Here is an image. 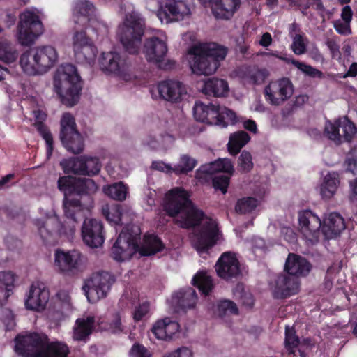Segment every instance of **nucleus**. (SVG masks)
Returning a JSON list of instances; mask_svg holds the SVG:
<instances>
[{"label":"nucleus","instance_id":"nucleus-1","mask_svg":"<svg viewBox=\"0 0 357 357\" xmlns=\"http://www.w3.org/2000/svg\"><path fill=\"white\" fill-rule=\"evenodd\" d=\"M144 30L145 22L142 18L135 13L126 15L123 24L118 29V37L125 52H103L100 61L102 71L114 73L126 81L131 79L137 65L126 53L138 54Z\"/></svg>","mask_w":357,"mask_h":357},{"label":"nucleus","instance_id":"nucleus-2","mask_svg":"<svg viewBox=\"0 0 357 357\" xmlns=\"http://www.w3.org/2000/svg\"><path fill=\"white\" fill-rule=\"evenodd\" d=\"M163 209L170 217L181 213L178 225L183 229L199 226L206 218L203 211L190 200L188 192L182 188H174L166 194Z\"/></svg>","mask_w":357,"mask_h":357},{"label":"nucleus","instance_id":"nucleus-3","mask_svg":"<svg viewBox=\"0 0 357 357\" xmlns=\"http://www.w3.org/2000/svg\"><path fill=\"white\" fill-rule=\"evenodd\" d=\"M188 53L192 72L197 75H209L214 73L227 53V47L216 43H204L191 47Z\"/></svg>","mask_w":357,"mask_h":357},{"label":"nucleus","instance_id":"nucleus-4","mask_svg":"<svg viewBox=\"0 0 357 357\" xmlns=\"http://www.w3.org/2000/svg\"><path fill=\"white\" fill-rule=\"evenodd\" d=\"M54 87L63 105L73 107L78 102L82 86L74 65L67 63L62 66L61 72L58 71L54 77Z\"/></svg>","mask_w":357,"mask_h":357},{"label":"nucleus","instance_id":"nucleus-5","mask_svg":"<svg viewBox=\"0 0 357 357\" xmlns=\"http://www.w3.org/2000/svg\"><path fill=\"white\" fill-rule=\"evenodd\" d=\"M58 60V53L51 45L31 47L23 52L20 65L24 73L29 75L43 74L53 67Z\"/></svg>","mask_w":357,"mask_h":357},{"label":"nucleus","instance_id":"nucleus-6","mask_svg":"<svg viewBox=\"0 0 357 357\" xmlns=\"http://www.w3.org/2000/svg\"><path fill=\"white\" fill-rule=\"evenodd\" d=\"M59 139L62 145L74 154L81 153L84 149V138L78 131L75 119L69 112L64 113L60 121Z\"/></svg>","mask_w":357,"mask_h":357},{"label":"nucleus","instance_id":"nucleus-7","mask_svg":"<svg viewBox=\"0 0 357 357\" xmlns=\"http://www.w3.org/2000/svg\"><path fill=\"white\" fill-rule=\"evenodd\" d=\"M48 341L45 334L36 332L25 335H17L15 338V351L22 357H43Z\"/></svg>","mask_w":357,"mask_h":357},{"label":"nucleus","instance_id":"nucleus-8","mask_svg":"<svg viewBox=\"0 0 357 357\" xmlns=\"http://www.w3.org/2000/svg\"><path fill=\"white\" fill-rule=\"evenodd\" d=\"M58 189L63 193L64 198L79 197L92 195L98 185L91 178H77L73 176H60L57 181Z\"/></svg>","mask_w":357,"mask_h":357},{"label":"nucleus","instance_id":"nucleus-9","mask_svg":"<svg viewBox=\"0 0 357 357\" xmlns=\"http://www.w3.org/2000/svg\"><path fill=\"white\" fill-rule=\"evenodd\" d=\"M17 38L22 45H30L43 33V26L38 15L26 11L20 15Z\"/></svg>","mask_w":357,"mask_h":357},{"label":"nucleus","instance_id":"nucleus-10","mask_svg":"<svg viewBox=\"0 0 357 357\" xmlns=\"http://www.w3.org/2000/svg\"><path fill=\"white\" fill-rule=\"evenodd\" d=\"M356 131L355 124L347 116L338 118L334 121L328 120L324 128L326 137L337 144H340L342 139L344 142H351Z\"/></svg>","mask_w":357,"mask_h":357},{"label":"nucleus","instance_id":"nucleus-11","mask_svg":"<svg viewBox=\"0 0 357 357\" xmlns=\"http://www.w3.org/2000/svg\"><path fill=\"white\" fill-rule=\"evenodd\" d=\"M93 206L92 195H85L79 197L63 198V208L66 217L74 222L86 219L91 208Z\"/></svg>","mask_w":357,"mask_h":357},{"label":"nucleus","instance_id":"nucleus-12","mask_svg":"<svg viewBox=\"0 0 357 357\" xmlns=\"http://www.w3.org/2000/svg\"><path fill=\"white\" fill-rule=\"evenodd\" d=\"M93 206L92 195H85L79 197L63 198V208L66 217L74 222L86 219L91 208Z\"/></svg>","mask_w":357,"mask_h":357},{"label":"nucleus","instance_id":"nucleus-13","mask_svg":"<svg viewBox=\"0 0 357 357\" xmlns=\"http://www.w3.org/2000/svg\"><path fill=\"white\" fill-rule=\"evenodd\" d=\"M83 258L84 256L77 250H57L54 255V264L65 275L73 276L81 271Z\"/></svg>","mask_w":357,"mask_h":357},{"label":"nucleus","instance_id":"nucleus-14","mask_svg":"<svg viewBox=\"0 0 357 357\" xmlns=\"http://www.w3.org/2000/svg\"><path fill=\"white\" fill-rule=\"evenodd\" d=\"M73 47L77 62L91 64L96 57L97 48L85 31H76L73 37Z\"/></svg>","mask_w":357,"mask_h":357},{"label":"nucleus","instance_id":"nucleus-15","mask_svg":"<svg viewBox=\"0 0 357 357\" xmlns=\"http://www.w3.org/2000/svg\"><path fill=\"white\" fill-rule=\"evenodd\" d=\"M114 282V277L107 272L93 274L84 287L89 301L94 303L105 298Z\"/></svg>","mask_w":357,"mask_h":357},{"label":"nucleus","instance_id":"nucleus-16","mask_svg":"<svg viewBox=\"0 0 357 357\" xmlns=\"http://www.w3.org/2000/svg\"><path fill=\"white\" fill-rule=\"evenodd\" d=\"M138 247L137 238L122 231L111 248V257L116 261L129 260Z\"/></svg>","mask_w":357,"mask_h":357},{"label":"nucleus","instance_id":"nucleus-17","mask_svg":"<svg viewBox=\"0 0 357 357\" xmlns=\"http://www.w3.org/2000/svg\"><path fill=\"white\" fill-rule=\"evenodd\" d=\"M294 93L293 84L287 77L271 82L264 89L266 100L273 105H280Z\"/></svg>","mask_w":357,"mask_h":357},{"label":"nucleus","instance_id":"nucleus-18","mask_svg":"<svg viewBox=\"0 0 357 357\" xmlns=\"http://www.w3.org/2000/svg\"><path fill=\"white\" fill-rule=\"evenodd\" d=\"M299 230L303 237L312 243L318 242L321 229V219L310 210L298 213Z\"/></svg>","mask_w":357,"mask_h":357},{"label":"nucleus","instance_id":"nucleus-19","mask_svg":"<svg viewBox=\"0 0 357 357\" xmlns=\"http://www.w3.org/2000/svg\"><path fill=\"white\" fill-rule=\"evenodd\" d=\"M218 227L215 220L206 217L200 229L196 234L195 247L199 252H206L216 244Z\"/></svg>","mask_w":357,"mask_h":357},{"label":"nucleus","instance_id":"nucleus-20","mask_svg":"<svg viewBox=\"0 0 357 357\" xmlns=\"http://www.w3.org/2000/svg\"><path fill=\"white\" fill-rule=\"evenodd\" d=\"M215 270L218 275L227 281L236 279L241 275L240 262L236 254L231 252L221 255L215 264Z\"/></svg>","mask_w":357,"mask_h":357},{"label":"nucleus","instance_id":"nucleus-21","mask_svg":"<svg viewBox=\"0 0 357 357\" xmlns=\"http://www.w3.org/2000/svg\"><path fill=\"white\" fill-rule=\"evenodd\" d=\"M300 282L297 278L289 275H278L272 287V296L275 299H285L296 294L299 291Z\"/></svg>","mask_w":357,"mask_h":357},{"label":"nucleus","instance_id":"nucleus-22","mask_svg":"<svg viewBox=\"0 0 357 357\" xmlns=\"http://www.w3.org/2000/svg\"><path fill=\"white\" fill-rule=\"evenodd\" d=\"M103 229L100 221L85 219L82 227V236L84 243L93 248L101 246L105 241Z\"/></svg>","mask_w":357,"mask_h":357},{"label":"nucleus","instance_id":"nucleus-23","mask_svg":"<svg viewBox=\"0 0 357 357\" xmlns=\"http://www.w3.org/2000/svg\"><path fill=\"white\" fill-rule=\"evenodd\" d=\"M157 89L160 98L174 103L180 102L183 96L187 94L183 83L172 79L160 82L157 85Z\"/></svg>","mask_w":357,"mask_h":357},{"label":"nucleus","instance_id":"nucleus-24","mask_svg":"<svg viewBox=\"0 0 357 357\" xmlns=\"http://www.w3.org/2000/svg\"><path fill=\"white\" fill-rule=\"evenodd\" d=\"M49 298L50 291L44 284L33 283L25 301V305L27 309L40 312L45 308Z\"/></svg>","mask_w":357,"mask_h":357},{"label":"nucleus","instance_id":"nucleus-25","mask_svg":"<svg viewBox=\"0 0 357 357\" xmlns=\"http://www.w3.org/2000/svg\"><path fill=\"white\" fill-rule=\"evenodd\" d=\"M167 50L166 43L158 37L147 38L144 43L143 53L149 62L162 63L167 55Z\"/></svg>","mask_w":357,"mask_h":357},{"label":"nucleus","instance_id":"nucleus-26","mask_svg":"<svg viewBox=\"0 0 357 357\" xmlns=\"http://www.w3.org/2000/svg\"><path fill=\"white\" fill-rule=\"evenodd\" d=\"M189 13V8L182 1L165 0L160 5V15L171 20H181Z\"/></svg>","mask_w":357,"mask_h":357},{"label":"nucleus","instance_id":"nucleus-27","mask_svg":"<svg viewBox=\"0 0 357 357\" xmlns=\"http://www.w3.org/2000/svg\"><path fill=\"white\" fill-rule=\"evenodd\" d=\"M311 264L303 257L290 253L286 260L284 271L291 277L306 276L311 270Z\"/></svg>","mask_w":357,"mask_h":357},{"label":"nucleus","instance_id":"nucleus-28","mask_svg":"<svg viewBox=\"0 0 357 357\" xmlns=\"http://www.w3.org/2000/svg\"><path fill=\"white\" fill-rule=\"evenodd\" d=\"M194 117L197 121L216 125L218 120V105L209 103L206 105L197 101L193 107Z\"/></svg>","mask_w":357,"mask_h":357},{"label":"nucleus","instance_id":"nucleus-29","mask_svg":"<svg viewBox=\"0 0 357 357\" xmlns=\"http://www.w3.org/2000/svg\"><path fill=\"white\" fill-rule=\"evenodd\" d=\"M210 3L216 18L229 20L239 8L241 0H210Z\"/></svg>","mask_w":357,"mask_h":357},{"label":"nucleus","instance_id":"nucleus-30","mask_svg":"<svg viewBox=\"0 0 357 357\" xmlns=\"http://www.w3.org/2000/svg\"><path fill=\"white\" fill-rule=\"evenodd\" d=\"M35 117V122L33 126L36 128L37 131L46 143V155L47 158H50L54 150V140L52 135L49 128L44 123L47 119L45 112L40 109L33 111Z\"/></svg>","mask_w":357,"mask_h":357},{"label":"nucleus","instance_id":"nucleus-31","mask_svg":"<svg viewBox=\"0 0 357 357\" xmlns=\"http://www.w3.org/2000/svg\"><path fill=\"white\" fill-rule=\"evenodd\" d=\"M179 330V324L169 317L159 319L155 322L151 328L154 336L162 340L172 339L173 335Z\"/></svg>","mask_w":357,"mask_h":357},{"label":"nucleus","instance_id":"nucleus-32","mask_svg":"<svg viewBox=\"0 0 357 357\" xmlns=\"http://www.w3.org/2000/svg\"><path fill=\"white\" fill-rule=\"evenodd\" d=\"M346 228L344 218L337 213H331L321 223V231L327 238L339 236Z\"/></svg>","mask_w":357,"mask_h":357},{"label":"nucleus","instance_id":"nucleus-33","mask_svg":"<svg viewBox=\"0 0 357 357\" xmlns=\"http://www.w3.org/2000/svg\"><path fill=\"white\" fill-rule=\"evenodd\" d=\"M165 248V243L158 235L155 234H146L143 236L142 244H138L136 251L141 256L149 257L162 252Z\"/></svg>","mask_w":357,"mask_h":357},{"label":"nucleus","instance_id":"nucleus-34","mask_svg":"<svg viewBox=\"0 0 357 357\" xmlns=\"http://www.w3.org/2000/svg\"><path fill=\"white\" fill-rule=\"evenodd\" d=\"M95 318L89 316L86 318L76 319L73 327V337L76 341L86 342L94 329Z\"/></svg>","mask_w":357,"mask_h":357},{"label":"nucleus","instance_id":"nucleus-35","mask_svg":"<svg viewBox=\"0 0 357 357\" xmlns=\"http://www.w3.org/2000/svg\"><path fill=\"white\" fill-rule=\"evenodd\" d=\"M197 301V293L193 288L190 287L179 290L172 296L173 303L183 310L193 308Z\"/></svg>","mask_w":357,"mask_h":357},{"label":"nucleus","instance_id":"nucleus-36","mask_svg":"<svg viewBox=\"0 0 357 357\" xmlns=\"http://www.w3.org/2000/svg\"><path fill=\"white\" fill-rule=\"evenodd\" d=\"M202 91L206 96L224 97L229 92L227 82L215 77L208 78L204 81Z\"/></svg>","mask_w":357,"mask_h":357},{"label":"nucleus","instance_id":"nucleus-37","mask_svg":"<svg viewBox=\"0 0 357 357\" xmlns=\"http://www.w3.org/2000/svg\"><path fill=\"white\" fill-rule=\"evenodd\" d=\"M250 140V135L244 130L231 133L227 143L228 152L233 156L236 155Z\"/></svg>","mask_w":357,"mask_h":357},{"label":"nucleus","instance_id":"nucleus-38","mask_svg":"<svg viewBox=\"0 0 357 357\" xmlns=\"http://www.w3.org/2000/svg\"><path fill=\"white\" fill-rule=\"evenodd\" d=\"M15 275L12 271L0 272V305H4L13 292Z\"/></svg>","mask_w":357,"mask_h":357},{"label":"nucleus","instance_id":"nucleus-39","mask_svg":"<svg viewBox=\"0 0 357 357\" xmlns=\"http://www.w3.org/2000/svg\"><path fill=\"white\" fill-rule=\"evenodd\" d=\"M202 172L206 174H214L216 172H226L232 174L234 172V165L228 158H219L208 165L202 167Z\"/></svg>","mask_w":357,"mask_h":357},{"label":"nucleus","instance_id":"nucleus-40","mask_svg":"<svg viewBox=\"0 0 357 357\" xmlns=\"http://www.w3.org/2000/svg\"><path fill=\"white\" fill-rule=\"evenodd\" d=\"M35 225L38 227L39 234L44 243L49 241L50 238L58 227L57 220L52 218L37 219L35 221Z\"/></svg>","mask_w":357,"mask_h":357},{"label":"nucleus","instance_id":"nucleus-41","mask_svg":"<svg viewBox=\"0 0 357 357\" xmlns=\"http://www.w3.org/2000/svg\"><path fill=\"white\" fill-rule=\"evenodd\" d=\"M192 284L202 294L208 296L214 287L213 280L204 271H198L192 278Z\"/></svg>","mask_w":357,"mask_h":357},{"label":"nucleus","instance_id":"nucleus-42","mask_svg":"<svg viewBox=\"0 0 357 357\" xmlns=\"http://www.w3.org/2000/svg\"><path fill=\"white\" fill-rule=\"evenodd\" d=\"M60 165L66 174L73 173L86 176V173H87L84 169L86 165L84 156L63 160L61 161Z\"/></svg>","mask_w":357,"mask_h":357},{"label":"nucleus","instance_id":"nucleus-43","mask_svg":"<svg viewBox=\"0 0 357 357\" xmlns=\"http://www.w3.org/2000/svg\"><path fill=\"white\" fill-rule=\"evenodd\" d=\"M301 340L294 326H286L284 331V346L289 356L296 357V349L299 346Z\"/></svg>","mask_w":357,"mask_h":357},{"label":"nucleus","instance_id":"nucleus-44","mask_svg":"<svg viewBox=\"0 0 357 357\" xmlns=\"http://www.w3.org/2000/svg\"><path fill=\"white\" fill-rule=\"evenodd\" d=\"M280 59L284 61L286 63H291L296 67L298 70L302 71L305 75L311 77H321L322 72L319 70L314 68L310 65H307L303 62H301L297 61L293 58H289L287 56H278Z\"/></svg>","mask_w":357,"mask_h":357},{"label":"nucleus","instance_id":"nucleus-45","mask_svg":"<svg viewBox=\"0 0 357 357\" xmlns=\"http://www.w3.org/2000/svg\"><path fill=\"white\" fill-rule=\"evenodd\" d=\"M43 357H68L69 348L67 344L60 342L48 341Z\"/></svg>","mask_w":357,"mask_h":357},{"label":"nucleus","instance_id":"nucleus-46","mask_svg":"<svg viewBox=\"0 0 357 357\" xmlns=\"http://www.w3.org/2000/svg\"><path fill=\"white\" fill-rule=\"evenodd\" d=\"M94 6L88 0H76L74 2L73 15L74 17H83L86 22L88 16L93 13Z\"/></svg>","mask_w":357,"mask_h":357},{"label":"nucleus","instance_id":"nucleus-47","mask_svg":"<svg viewBox=\"0 0 357 357\" xmlns=\"http://www.w3.org/2000/svg\"><path fill=\"white\" fill-rule=\"evenodd\" d=\"M197 165V161L188 155H182L178 163L173 167V172L176 175L185 174L192 171Z\"/></svg>","mask_w":357,"mask_h":357},{"label":"nucleus","instance_id":"nucleus-48","mask_svg":"<svg viewBox=\"0 0 357 357\" xmlns=\"http://www.w3.org/2000/svg\"><path fill=\"white\" fill-rule=\"evenodd\" d=\"M102 213L109 222L116 225H121L122 211L119 205H106L102 207Z\"/></svg>","mask_w":357,"mask_h":357},{"label":"nucleus","instance_id":"nucleus-49","mask_svg":"<svg viewBox=\"0 0 357 357\" xmlns=\"http://www.w3.org/2000/svg\"><path fill=\"white\" fill-rule=\"evenodd\" d=\"M105 193L113 199L123 201L126 198L128 187L120 181L109 185L105 190Z\"/></svg>","mask_w":357,"mask_h":357},{"label":"nucleus","instance_id":"nucleus-50","mask_svg":"<svg viewBox=\"0 0 357 357\" xmlns=\"http://www.w3.org/2000/svg\"><path fill=\"white\" fill-rule=\"evenodd\" d=\"M258 206V200L252 197H247L237 201L235 206V211L240 214L251 213Z\"/></svg>","mask_w":357,"mask_h":357},{"label":"nucleus","instance_id":"nucleus-51","mask_svg":"<svg viewBox=\"0 0 357 357\" xmlns=\"http://www.w3.org/2000/svg\"><path fill=\"white\" fill-rule=\"evenodd\" d=\"M218 120L216 125L222 127H227L229 124L234 125L237 122V116L236 113L227 108L221 107L218 105Z\"/></svg>","mask_w":357,"mask_h":357},{"label":"nucleus","instance_id":"nucleus-52","mask_svg":"<svg viewBox=\"0 0 357 357\" xmlns=\"http://www.w3.org/2000/svg\"><path fill=\"white\" fill-rule=\"evenodd\" d=\"M217 312L220 317L228 314H238V308L236 304L228 299L220 301L217 305Z\"/></svg>","mask_w":357,"mask_h":357},{"label":"nucleus","instance_id":"nucleus-53","mask_svg":"<svg viewBox=\"0 0 357 357\" xmlns=\"http://www.w3.org/2000/svg\"><path fill=\"white\" fill-rule=\"evenodd\" d=\"M238 165L239 170L243 172H249L253 168L252 157L247 151H243L238 158Z\"/></svg>","mask_w":357,"mask_h":357},{"label":"nucleus","instance_id":"nucleus-54","mask_svg":"<svg viewBox=\"0 0 357 357\" xmlns=\"http://www.w3.org/2000/svg\"><path fill=\"white\" fill-rule=\"evenodd\" d=\"M84 157V163L87 173L86 175L87 176H93L98 174L101 168V164L100 162L99 159L97 157Z\"/></svg>","mask_w":357,"mask_h":357},{"label":"nucleus","instance_id":"nucleus-55","mask_svg":"<svg viewBox=\"0 0 357 357\" xmlns=\"http://www.w3.org/2000/svg\"><path fill=\"white\" fill-rule=\"evenodd\" d=\"M230 178L225 175H216L212 178L213 187L217 190H219L222 194L227 192Z\"/></svg>","mask_w":357,"mask_h":357},{"label":"nucleus","instance_id":"nucleus-56","mask_svg":"<svg viewBox=\"0 0 357 357\" xmlns=\"http://www.w3.org/2000/svg\"><path fill=\"white\" fill-rule=\"evenodd\" d=\"M268 75L266 69H255L249 73L248 79L254 84L262 83Z\"/></svg>","mask_w":357,"mask_h":357},{"label":"nucleus","instance_id":"nucleus-57","mask_svg":"<svg viewBox=\"0 0 357 357\" xmlns=\"http://www.w3.org/2000/svg\"><path fill=\"white\" fill-rule=\"evenodd\" d=\"M107 331L112 333H120L123 331L121 317L119 313L113 314L112 318L108 323Z\"/></svg>","mask_w":357,"mask_h":357},{"label":"nucleus","instance_id":"nucleus-58","mask_svg":"<svg viewBox=\"0 0 357 357\" xmlns=\"http://www.w3.org/2000/svg\"><path fill=\"white\" fill-rule=\"evenodd\" d=\"M291 48L294 54L301 55L306 52V46L301 35L296 34L294 38Z\"/></svg>","mask_w":357,"mask_h":357},{"label":"nucleus","instance_id":"nucleus-59","mask_svg":"<svg viewBox=\"0 0 357 357\" xmlns=\"http://www.w3.org/2000/svg\"><path fill=\"white\" fill-rule=\"evenodd\" d=\"M338 183V174L336 172H333L328 173V174L324 177L321 185L329 186L331 192H336Z\"/></svg>","mask_w":357,"mask_h":357},{"label":"nucleus","instance_id":"nucleus-60","mask_svg":"<svg viewBox=\"0 0 357 357\" xmlns=\"http://www.w3.org/2000/svg\"><path fill=\"white\" fill-rule=\"evenodd\" d=\"M149 303L146 301L137 306L133 313L134 320L135 321H141L149 312Z\"/></svg>","mask_w":357,"mask_h":357},{"label":"nucleus","instance_id":"nucleus-61","mask_svg":"<svg viewBox=\"0 0 357 357\" xmlns=\"http://www.w3.org/2000/svg\"><path fill=\"white\" fill-rule=\"evenodd\" d=\"M0 59L7 63H12L16 59L15 52H11L8 47L0 42Z\"/></svg>","mask_w":357,"mask_h":357},{"label":"nucleus","instance_id":"nucleus-62","mask_svg":"<svg viewBox=\"0 0 357 357\" xmlns=\"http://www.w3.org/2000/svg\"><path fill=\"white\" fill-rule=\"evenodd\" d=\"M333 26L335 31L341 35L347 36L351 33L350 23L336 20L333 22Z\"/></svg>","mask_w":357,"mask_h":357},{"label":"nucleus","instance_id":"nucleus-63","mask_svg":"<svg viewBox=\"0 0 357 357\" xmlns=\"http://www.w3.org/2000/svg\"><path fill=\"white\" fill-rule=\"evenodd\" d=\"M344 167L347 172L357 174V160L348 155L344 161Z\"/></svg>","mask_w":357,"mask_h":357},{"label":"nucleus","instance_id":"nucleus-64","mask_svg":"<svg viewBox=\"0 0 357 357\" xmlns=\"http://www.w3.org/2000/svg\"><path fill=\"white\" fill-rule=\"evenodd\" d=\"M164 357H192V353L187 347H182L165 356Z\"/></svg>","mask_w":357,"mask_h":357}]
</instances>
